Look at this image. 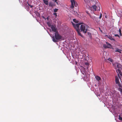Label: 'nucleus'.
Returning <instances> with one entry per match:
<instances>
[{
	"label": "nucleus",
	"mask_w": 122,
	"mask_h": 122,
	"mask_svg": "<svg viewBox=\"0 0 122 122\" xmlns=\"http://www.w3.org/2000/svg\"><path fill=\"white\" fill-rule=\"evenodd\" d=\"M117 66L115 67L116 71L119 76V74L122 76V66L120 64L116 63Z\"/></svg>",
	"instance_id": "1"
},
{
	"label": "nucleus",
	"mask_w": 122,
	"mask_h": 122,
	"mask_svg": "<svg viewBox=\"0 0 122 122\" xmlns=\"http://www.w3.org/2000/svg\"><path fill=\"white\" fill-rule=\"evenodd\" d=\"M55 38L54 36H53L52 37V40L53 41L55 42H56L57 41V40H59L62 38V36L60 35L58 33V32H55Z\"/></svg>",
	"instance_id": "2"
},
{
	"label": "nucleus",
	"mask_w": 122,
	"mask_h": 122,
	"mask_svg": "<svg viewBox=\"0 0 122 122\" xmlns=\"http://www.w3.org/2000/svg\"><path fill=\"white\" fill-rule=\"evenodd\" d=\"M72 25L75 28L77 31L78 35L81 37H83V36L80 33V29H79V27L81 24L78 23L77 24H74L72 22Z\"/></svg>",
	"instance_id": "3"
},
{
	"label": "nucleus",
	"mask_w": 122,
	"mask_h": 122,
	"mask_svg": "<svg viewBox=\"0 0 122 122\" xmlns=\"http://www.w3.org/2000/svg\"><path fill=\"white\" fill-rule=\"evenodd\" d=\"M86 26H87V25L84 24L81 25L80 28L81 31H82L85 33H86L87 32V30L86 29Z\"/></svg>",
	"instance_id": "4"
},
{
	"label": "nucleus",
	"mask_w": 122,
	"mask_h": 122,
	"mask_svg": "<svg viewBox=\"0 0 122 122\" xmlns=\"http://www.w3.org/2000/svg\"><path fill=\"white\" fill-rule=\"evenodd\" d=\"M71 8H73L74 7V5L76 7L77 6V4L76 2L74 0H71Z\"/></svg>",
	"instance_id": "5"
},
{
	"label": "nucleus",
	"mask_w": 122,
	"mask_h": 122,
	"mask_svg": "<svg viewBox=\"0 0 122 122\" xmlns=\"http://www.w3.org/2000/svg\"><path fill=\"white\" fill-rule=\"evenodd\" d=\"M107 44H104L103 46L105 48H110L112 45L108 42H106Z\"/></svg>",
	"instance_id": "6"
},
{
	"label": "nucleus",
	"mask_w": 122,
	"mask_h": 122,
	"mask_svg": "<svg viewBox=\"0 0 122 122\" xmlns=\"http://www.w3.org/2000/svg\"><path fill=\"white\" fill-rule=\"evenodd\" d=\"M49 26L51 27L52 31H54L55 32H57V29L55 28V27L53 25H49Z\"/></svg>",
	"instance_id": "7"
},
{
	"label": "nucleus",
	"mask_w": 122,
	"mask_h": 122,
	"mask_svg": "<svg viewBox=\"0 0 122 122\" xmlns=\"http://www.w3.org/2000/svg\"><path fill=\"white\" fill-rule=\"evenodd\" d=\"M115 49L116 50L115 51H113V52H118L120 53H122V50L119 49L118 48H115Z\"/></svg>",
	"instance_id": "8"
},
{
	"label": "nucleus",
	"mask_w": 122,
	"mask_h": 122,
	"mask_svg": "<svg viewBox=\"0 0 122 122\" xmlns=\"http://www.w3.org/2000/svg\"><path fill=\"white\" fill-rule=\"evenodd\" d=\"M107 60L111 62L112 63L113 66H115L116 65H115V64H114L113 63V61H114L111 58H109L107 59Z\"/></svg>",
	"instance_id": "9"
},
{
	"label": "nucleus",
	"mask_w": 122,
	"mask_h": 122,
	"mask_svg": "<svg viewBox=\"0 0 122 122\" xmlns=\"http://www.w3.org/2000/svg\"><path fill=\"white\" fill-rule=\"evenodd\" d=\"M49 6L51 7H52L55 6V4L54 3H53L51 2H49Z\"/></svg>",
	"instance_id": "10"
},
{
	"label": "nucleus",
	"mask_w": 122,
	"mask_h": 122,
	"mask_svg": "<svg viewBox=\"0 0 122 122\" xmlns=\"http://www.w3.org/2000/svg\"><path fill=\"white\" fill-rule=\"evenodd\" d=\"M115 81L116 83L117 84H119V79L118 78L117 76L115 77Z\"/></svg>",
	"instance_id": "11"
},
{
	"label": "nucleus",
	"mask_w": 122,
	"mask_h": 122,
	"mask_svg": "<svg viewBox=\"0 0 122 122\" xmlns=\"http://www.w3.org/2000/svg\"><path fill=\"white\" fill-rule=\"evenodd\" d=\"M91 8H93L94 10L96 11L97 10V6L95 5H94L91 6Z\"/></svg>",
	"instance_id": "12"
},
{
	"label": "nucleus",
	"mask_w": 122,
	"mask_h": 122,
	"mask_svg": "<svg viewBox=\"0 0 122 122\" xmlns=\"http://www.w3.org/2000/svg\"><path fill=\"white\" fill-rule=\"evenodd\" d=\"M107 37L109 39H110L111 40H112L114 41H115V39H114L113 38H112V37H111L110 36H108Z\"/></svg>",
	"instance_id": "13"
},
{
	"label": "nucleus",
	"mask_w": 122,
	"mask_h": 122,
	"mask_svg": "<svg viewBox=\"0 0 122 122\" xmlns=\"http://www.w3.org/2000/svg\"><path fill=\"white\" fill-rule=\"evenodd\" d=\"M96 79L98 81H99L101 80L100 77L98 76H97L95 77Z\"/></svg>",
	"instance_id": "14"
},
{
	"label": "nucleus",
	"mask_w": 122,
	"mask_h": 122,
	"mask_svg": "<svg viewBox=\"0 0 122 122\" xmlns=\"http://www.w3.org/2000/svg\"><path fill=\"white\" fill-rule=\"evenodd\" d=\"M73 14L75 15L76 16H78V14L77 12L75 11H73L72 12Z\"/></svg>",
	"instance_id": "15"
},
{
	"label": "nucleus",
	"mask_w": 122,
	"mask_h": 122,
	"mask_svg": "<svg viewBox=\"0 0 122 122\" xmlns=\"http://www.w3.org/2000/svg\"><path fill=\"white\" fill-rule=\"evenodd\" d=\"M87 34L88 35L89 37L91 39L92 38V35L91 33H89V32H87Z\"/></svg>",
	"instance_id": "16"
},
{
	"label": "nucleus",
	"mask_w": 122,
	"mask_h": 122,
	"mask_svg": "<svg viewBox=\"0 0 122 122\" xmlns=\"http://www.w3.org/2000/svg\"><path fill=\"white\" fill-rule=\"evenodd\" d=\"M43 2L46 5H47L48 4V2L47 0H43Z\"/></svg>",
	"instance_id": "17"
},
{
	"label": "nucleus",
	"mask_w": 122,
	"mask_h": 122,
	"mask_svg": "<svg viewBox=\"0 0 122 122\" xmlns=\"http://www.w3.org/2000/svg\"><path fill=\"white\" fill-rule=\"evenodd\" d=\"M73 21L75 22L76 23H78V21L76 20V19H75L73 20Z\"/></svg>",
	"instance_id": "18"
},
{
	"label": "nucleus",
	"mask_w": 122,
	"mask_h": 122,
	"mask_svg": "<svg viewBox=\"0 0 122 122\" xmlns=\"http://www.w3.org/2000/svg\"><path fill=\"white\" fill-rule=\"evenodd\" d=\"M119 32L120 33V34H119L120 35V36H121L122 35V33H121V29H119Z\"/></svg>",
	"instance_id": "19"
},
{
	"label": "nucleus",
	"mask_w": 122,
	"mask_h": 122,
	"mask_svg": "<svg viewBox=\"0 0 122 122\" xmlns=\"http://www.w3.org/2000/svg\"><path fill=\"white\" fill-rule=\"evenodd\" d=\"M58 10V9L56 8L54 10V11L55 13Z\"/></svg>",
	"instance_id": "20"
},
{
	"label": "nucleus",
	"mask_w": 122,
	"mask_h": 122,
	"mask_svg": "<svg viewBox=\"0 0 122 122\" xmlns=\"http://www.w3.org/2000/svg\"><path fill=\"white\" fill-rule=\"evenodd\" d=\"M119 120H122V118L120 116V115L119 116Z\"/></svg>",
	"instance_id": "21"
},
{
	"label": "nucleus",
	"mask_w": 122,
	"mask_h": 122,
	"mask_svg": "<svg viewBox=\"0 0 122 122\" xmlns=\"http://www.w3.org/2000/svg\"><path fill=\"white\" fill-rule=\"evenodd\" d=\"M53 1H54V2H56V3L58 5V2H57V0H53Z\"/></svg>",
	"instance_id": "22"
},
{
	"label": "nucleus",
	"mask_w": 122,
	"mask_h": 122,
	"mask_svg": "<svg viewBox=\"0 0 122 122\" xmlns=\"http://www.w3.org/2000/svg\"><path fill=\"white\" fill-rule=\"evenodd\" d=\"M53 15H55V17L56 18L57 16V13H53Z\"/></svg>",
	"instance_id": "23"
},
{
	"label": "nucleus",
	"mask_w": 122,
	"mask_h": 122,
	"mask_svg": "<svg viewBox=\"0 0 122 122\" xmlns=\"http://www.w3.org/2000/svg\"><path fill=\"white\" fill-rule=\"evenodd\" d=\"M102 17V14L101 13L100 15V16L99 17V18L100 19Z\"/></svg>",
	"instance_id": "24"
},
{
	"label": "nucleus",
	"mask_w": 122,
	"mask_h": 122,
	"mask_svg": "<svg viewBox=\"0 0 122 122\" xmlns=\"http://www.w3.org/2000/svg\"><path fill=\"white\" fill-rule=\"evenodd\" d=\"M115 36H117L119 38L120 37V36L118 34H115Z\"/></svg>",
	"instance_id": "25"
},
{
	"label": "nucleus",
	"mask_w": 122,
	"mask_h": 122,
	"mask_svg": "<svg viewBox=\"0 0 122 122\" xmlns=\"http://www.w3.org/2000/svg\"><path fill=\"white\" fill-rule=\"evenodd\" d=\"M85 64L86 65L88 66L89 65V64L88 62H85Z\"/></svg>",
	"instance_id": "26"
},
{
	"label": "nucleus",
	"mask_w": 122,
	"mask_h": 122,
	"mask_svg": "<svg viewBox=\"0 0 122 122\" xmlns=\"http://www.w3.org/2000/svg\"><path fill=\"white\" fill-rule=\"evenodd\" d=\"M110 48L112 49L113 50H114V48L112 47V45L111 46V48Z\"/></svg>",
	"instance_id": "27"
},
{
	"label": "nucleus",
	"mask_w": 122,
	"mask_h": 122,
	"mask_svg": "<svg viewBox=\"0 0 122 122\" xmlns=\"http://www.w3.org/2000/svg\"><path fill=\"white\" fill-rule=\"evenodd\" d=\"M30 7L31 8H32L33 7V6L32 5H30Z\"/></svg>",
	"instance_id": "28"
},
{
	"label": "nucleus",
	"mask_w": 122,
	"mask_h": 122,
	"mask_svg": "<svg viewBox=\"0 0 122 122\" xmlns=\"http://www.w3.org/2000/svg\"><path fill=\"white\" fill-rule=\"evenodd\" d=\"M98 10H100V7H99V8H98Z\"/></svg>",
	"instance_id": "29"
},
{
	"label": "nucleus",
	"mask_w": 122,
	"mask_h": 122,
	"mask_svg": "<svg viewBox=\"0 0 122 122\" xmlns=\"http://www.w3.org/2000/svg\"><path fill=\"white\" fill-rule=\"evenodd\" d=\"M28 5L29 6H30V4H29V3H28Z\"/></svg>",
	"instance_id": "30"
},
{
	"label": "nucleus",
	"mask_w": 122,
	"mask_h": 122,
	"mask_svg": "<svg viewBox=\"0 0 122 122\" xmlns=\"http://www.w3.org/2000/svg\"><path fill=\"white\" fill-rule=\"evenodd\" d=\"M86 12L87 13H88V11H87H87H86Z\"/></svg>",
	"instance_id": "31"
},
{
	"label": "nucleus",
	"mask_w": 122,
	"mask_h": 122,
	"mask_svg": "<svg viewBox=\"0 0 122 122\" xmlns=\"http://www.w3.org/2000/svg\"><path fill=\"white\" fill-rule=\"evenodd\" d=\"M94 19H95V17H94V18H93V19H94Z\"/></svg>",
	"instance_id": "32"
}]
</instances>
